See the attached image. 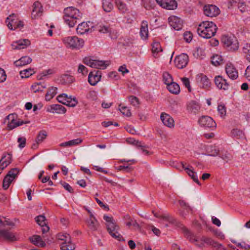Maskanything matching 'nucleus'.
I'll return each instance as SVG.
<instances>
[{
    "label": "nucleus",
    "instance_id": "nucleus-1",
    "mask_svg": "<svg viewBox=\"0 0 250 250\" xmlns=\"http://www.w3.org/2000/svg\"><path fill=\"white\" fill-rule=\"evenodd\" d=\"M217 27L212 21H203L197 28L198 34L204 38L209 39L215 35Z\"/></svg>",
    "mask_w": 250,
    "mask_h": 250
},
{
    "label": "nucleus",
    "instance_id": "nucleus-2",
    "mask_svg": "<svg viewBox=\"0 0 250 250\" xmlns=\"http://www.w3.org/2000/svg\"><path fill=\"white\" fill-rule=\"evenodd\" d=\"M63 19L70 27H73L77 23V20L81 18L79 10L74 7H68L64 9Z\"/></svg>",
    "mask_w": 250,
    "mask_h": 250
},
{
    "label": "nucleus",
    "instance_id": "nucleus-3",
    "mask_svg": "<svg viewBox=\"0 0 250 250\" xmlns=\"http://www.w3.org/2000/svg\"><path fill=\"white\" fill-rule=\"evenodd\" d=\"M104 219L106 222L107 230L110 235L113 238L119 241H121L122 239L124 241L122 236L118 232L120 227L117 224L113 218L107 215H104Z\"/></svg>",
    "mask_w": 250,
    "mask_h": 250
},
{
    "label": "nucleus",
    "instance_id": "nucleus-4",
    "mask_svg": "<svg viewBox=\"0 0 250 250\" xmlns=\"http://www.w3.org/2000/svg\"><path fill=\"white\" fill-rule=\"evenodd\" d=\"M221 42L224 48L230 51H235L239 48L238 41L233 35H224L221 38Z\"/></svg>",
    "mask_w": 250,
    "mask_h": 250
},
{
    "label": "nucleus",
    "instance_id": "nucleus-5",
    "mask_svg": "<svg viewBox=\"0 0 250 250\" xmlns=\"http://www.w3.org/2000/svg\"><path fill=\"white\" fill-rule=\"evenodd\" d=\"M63 42L66 47L72 49H79L84 44V41L77 36H69L63 39Z\"/></svg>",
    "mask_w": 250,
    "mask_h": 250
},
{
    "label": "nucleus",
    "instance_id": "nucleus-6",
    "mask_svg": "<svg viewBox=\"0 0 250 250\" xmlns=\"http://www.w3.org/2000/svg\"><path fill=\"white\" fill-rule=\"evenodd\" d=\"M19 170L17 168H12L3 180L2 187L4 189H8L10 184L17 177Z\"/></svg>",
    "mask_w": 250,
    "mask_h": 250
},
{
    "label": "nucleus",
    "instance_id": "nucleus-7",
    "mask_svg": "<svg viewBox=\"0 0 250 250\" xmlns=\"http://www.w3.org/2000/svg\"><path fill=\"white\" fill-rule=\"evenodd\" d=\"M189 61L188 56L187 54L182 53L176 56L174 60L175 66L179 69L185 68Z\"/></svg>",
    "mask_w": 250,
    "mask_h": 250
},
{
    "label": "nucleus",
    "instance_id": "nucleus-8",
    "mask_svg": "<svg viewBox=\"0 0 250 250\" xmlns=\"http://www.w3.org/2000/svg\"><path fill=\"white\" fill-rule=\"evenodd\" d=\"M198 123L201 126L208 128H214L216 126L215 121L208 116H202L198 120Z\"/></svg>",
    "mask_w": 250,
    "mask_h": 250
},
{
    "label": "nucleus",
    "instance_id": "nucleus-9",
    "mask_svg": "<svg viewBox=\"0 0 250 250\" xmlns=\"http://www.w3.org/2000/svg\"><path fill=\"white\" fill-rule=\"evenodd\" d=\"M204 13L208 17H216L219 14L220 10L214 5H206L204 7Z\"/></svg>",
    "mask_w": 250,
    "mask_h": 250
},
{
    "label": "nucleus",
    "instance_id": "nucleus-10",
    "mask_svg": "<svg viewBox=\"0 0 250 250\" xmlns=\"http://www.w3.org/2000/svg\"><path fill=\"white\" fill-rule=\"evenodd\" d=\"M162 7L168 10H173L177 7L175 0H155Z\"/></svg>",
    "mask_w": 250,
    "mask_h": 250
},
{
    "label": "nucleus",
    "instance_id": "nucleus-11",
    "mask_svg": "<svg viewBox=\"0 0 250 250\" xmlns=\"http://www.w3.org/2000/svg\"><path fill=\"white\" fill-rule=\"evenodd\" d=\"M18 21L17 15L13 13L6 18L5 22L8 28L14 30L18 28Z\"/></svg>",
    "mask_w": 250,
    "mask_h": 250
},
{
    "label": "nucleus",
    "instance_id": "nucleus-12",
    "mask_svg": "<svg viewBox=\"0 0 250 250\" xmlns=\"http://www.w3.org/2000/svg\"><path fill=\"white\" fill-rule=\"evenodd\" d=\"M101 79V72L99 70H94L89 74L88 81L91 85H95Z\"/></svg>",
    "mask_w": 250,
    "mask_h": 250
},
{
    "label": "nucleus",
    "instance_id": "nucleus-13",
    "mask_svg": "<svg viewBox=\"0 0 250 250\" xmlns=\"http://www.w3.org/2000/svg\"><path fill=\"white\" fill-rule=\"evenodd\" d=\"M214 83L217 88L220 89L226 90H228L229 88V84L227 82V81L220 75L215 77Z\"/></svg>",
    "mask_w": 250,
    "mask_h": 250
},
{
    "label": "nucleus",
    "instance_id": "nucleus-14",
    "mask_svg": "<svg viewBox=\"0 0 250 250\" xmlns=\"http://www.w3.org/2000/svg\"><path fill=\"white\" fill-rule=\"evenodd\" d=\"M168 22L171 27L176 30H180L183 27V21L176 16H171L168 19Z\"/></svg>",
    "mask_w": 250,
    "mask_h": 250
},
{
    "label": "nucleus",
    "instance_id": "nucleus-15",
    "mask_svg": "<svg viewBox=\"0 0 250 250\" xmlns=\"http://www.w3.org/2000/svg\"><path fill=\"white\" fill-rule=\"evenodd\" d=\"M89 23H91L88 21V22H83L80 23L77 28V33L82 35L85 33L92 32L94 30L92 29L93 26H91V27H90Z\"/></svg>",
    "mask_w": 250,
    "mask_h": 250
},
{
    "label": "nucleus",
    "instance_id": "nucleus-16",
    "mask_svg": "<svg viewBox=\"0 0 250 250\" xmlns=\"http://www.w3.org/2000/svg\"><path fill=\"white\" fill-rule=\"evenodd\" d=\"M161 119L165 125L170 128L174 127V120L169 114L165 112L162 113L161 115Z\"/></svg>",
    "mask_w": 250,
    "mask_h": 250
},
{
    "label": "nucleus",
    "instance_id": "nucleus-17",
    "mask_svg": "<svg viewBox=\"0 0 250 250\" xmlns=\"http://www.w3.org/2000/svg\"><path fill=\"white\" fill-rule=\"evenodd\" d=\"M7 241H14L16 240L15 235L12 232L8 230L2 229L0 230V239Z\"/></svg>",
    "mask_w": 250,
    "mask_h": 250
},
{
    "label": "nucleus",
    "instance_id": "nucleus-18",
    "mask_svg": "<svg viewBox=\"0 0 250 250\" xmlns=\"http://www.w3.org/2000/svg\"><path fill=\"white\" fill-rule=\"evenodd\" d=\"M42 11L43 8L41 3L38 1H35L33 5L32 16L34 18L40 17L42 15Z\"/></svg>",
    "mask_w": 250,
    "mask_h": 250
},
{
    "label": "nucleus",
    "instance_id": "nucleus-19",
    "mask_svg": "<svg viewBox=\"0 0 250 250\" xmlns=\"http://www.w3.org/2000/svg\"><path fill=\"white\" fill-rule=\"evenodd\" d=\"M226 72L228 76L232 80L236 79L238 73L236 68L231 64H227L226 66Z\"/></svg>",
    "mask_w": 250,
    "mask_h": 250
},
{
    "label": "nucleus",
    "instance_id": "nucleus-20",
    "mask_svg": "<svg viewBox=\"0 0 250 250\" xmlns=\"http://www.w3.org/2000/svg\"><path fill=\"white\" fill-rule=\"evenodd\" d=\"M206 152L204 155L215 157L219 154L220 150L217 146L210 145L206 147Z\"/></svg>",
    "mask_w": 250,
    "mask_h": 250
},
{
    "label": "nucleus",
    "instance_id": "nucleus-21",
    "mask_svg": "<svg viewBox=\"0 0 250 250\" xmlns=\"http://www.w3.org/2000/svg\"><path fill=\"white\" fill-rule=\"evenodd\" d=\"M200 109V105L198 103L195 101H191L187 104V110L188 112L197 114Z\"/></svg>",
    "mask_w": 250,
    "mask_h": 250
},
{
    "label": "nucleus",
    "instance_id": "nucleus-22",
    "mask_svg": "<svg viewBox=\"0 0 250 250\" xmlns=\"http://www.w3.org/2000/svg\"><path fill=\"white\" fill-rule=\"evenodd\" d=\"M47 111L49 112H56L57 113H65L66 108L61 104H52L47 109Z\"/></svg>",
    "mask_w": 250,
    "mask_h": 250
},
{
    "label": "nucleus",
    "instance_id": "nucleus-23",
    "mask_svg": "<svg viewBox=\"0 0 250 250\" xmlns=\"http://www.w3.org/2000/svg\"><path fill=\"white\" fill-rule=\"evenodd\" d=\"M148 22L146 21H143L141 23L140 28V35L141 38L146 40L148 37Z\"/></svg>",
    "mask_w": 250,
    "mask_h": 250
},
{
    "label": "nucleus",
    "instance_id": "nucleus-24",
    "mask_svg": "<svg viewBox=\"0 0 250 250\" xmlns=\"http://www.w3.org/2000/svg\"><path fill=\"white\" fill-rule=\"evenodd\" d=\"M183 168L185 169L188 174L191 177V178L199 185H201L200 181L198 179V177L196 175L195 172L191 169L190 168L188 167H185L183 162H181Z\"/></svg>",
    "mask_w": 250,
    "mask_h": 250
},
{
    "label": "nucleus",
    "instance_id": "nucleus-25",
    "mask_svg": "<svg viewBox=\"0 0 250 250\" xmlns=\"http://www.w3.org/2000/svg\"><path fill=\"white\" fill-rule=\"evenodd\" d=\"M16 45L12 44L14 49H21L26 47L30 44V41L28 39H23L15 42Z\"/></svg>",
    "mask_w": 250,
    "mask_h": 250
},
{
    "label": "nucleus",
    "instance_id": "nucleus-26",
    "mask_svg": "<svg viewBox=\"0 0 250 250\" xmlns=\"http://www.w3.org/2000/svg\"><path fill=\"white\" fill-rule=\"evenodd\" d=\"M32 60V59L28 56H23L19 60L15 61L14 64L17 67L22 66L30 63Z\"/></svg>",
    "mask_w": 250,
    "mask_h": 250
},
{
    "label": "nucleus",
    "instance_id": "nucleus-27",
    "mask_svg": "<svg viewBox=\"0 0 250 250\" xmlns=\"http://www.w3.org/2000/svg\"><path fill=\"white\" fill-rule=\"evenodd\" d=\"M115 3L121 13L125 14L128 11L126 3L123 0H115Z\"/></svg>",
    "mask_w": 250,
    "mask_h": 250
},
{
    "label": "nucleus",
    "instance_id": "nucleus-28",
    "mask_svg": "<svg viewBox=\"0 0 250 250\" xmlns=\"http://www.w3.org/2000/svg\"><path fill=\"white\" fill-rule=\"evenodd\" d=\"M60 81L62 84H69L75 81V78L71 75L63 74L61 76Z\"/></svg>",
    "mask_w": 250,
    "mask_h": 250
},
{
    "label": "nucleus",
    "instance_id": "nucleus-29",
    "mask_svg": "<svg viewBox=\"0 0 250 250\" xmlns=\"http://www.w3.org/2000/svg\"><path fill=\"white\" fill-rule=\"evenodd\" d=\"M30 240L33 244L38 246L44 247L46 245L45 243L39 235H33L30 238Z\"/></svg>",
    "mask_w": 250,
    "mask_h": 250
},
{
    "label": "nucleus",
    "instance_id": "nucleus-30",
    "mask_svg": "<svg viewBox=\"0 0 250 250\" xmlns=\"http://www.w3.org/2000/svg\"><path fill=\"white\" fill-rule=\"evenodd\" d=\"M167 88L171 93L174 94H178L180 92L179 85L176 83L173 82L169 84H167Z\"/></svg>",
    "mask_w": 250,
    "mask_h": 250
},
{
    "label": "nucleus",
    "instance_id": "nucleus-31",
    "mask_svg": "<svg viewBox=\"0 0 250 250\" xmlns=\"http://www.w3.org/2000/svg\"><path fill=\"white\" fill-rule=\"evenodd\" d=\"M58 88L56 87L52 86L48 88L45 96L46 101H50L57 93Z\"/></svg>",
    "mask_w": 250,
    "mask_h": 250
},
{
    "label": "nucleus",
    "instance_id": "nucleus-32",
    "mask_svg": "<svg viewBox=\"0 0 250 250\" xmlns=\"http://www.w3.org/2000/svg\"><path fill=\"white\" fill-rule=\"evenodd\" d=\"M87 224L88 228L92 231L97 230L99 226V223L96 218L89 219L87 221Z\"/></svg>",
    "mask_w": 250,
    "mask_h": 250
},
{
    "label": "nucleus",
    "instance_id": "nucleus-33",
    "mask_svg": "<svg viewBox=\"0 0 250 250\" xmlns=\"http://www.w3.org/2000/svg\"><path fill=\"white\" fill-rule=\"evenodd\" d=\"M202 240L204 243L212 246L213 247L217 248L218 249H219L222 247V245L221 244H219L218 242L214 241L210 238L203 237Z\"/></svg>",
    "mask_w": 250,
    "mask_h": 250
},
{
    "label": "nucleus",
    "instance_id": "nucleus-34",
    "mask_svg": "<svg viewBox=\"0 0 250 250\" xmlns=\"http://www.w3.org/2000/svg\"><path fill=\"white\" fill-rule=\"evenodd\" d=\"M103 8L106 12H110L113 9L112 0H103Z\"/></svg>",
    "mask_w": 250,
    "mask_h": 250
},
{
    "label": "nucleus",
    "instance_id": "nucleus-35",
    "mask_svg": "<svg viewBox=\"0 0 250 250\" xmlns=\"http://www.w3.org/2000/svg\"><path fill=\"white\" fill-rule=\"evenodd\" d=\"M60 246L62 250H74L76 248L75 245L71 242V239L66 242H63Z\"/></svg>",
    "mask_w": 250,
    "mask_h": 250
},
{
    "label": "nucleus",
    "instance_id": "nucleus-36",
    "mask_svg": "<svg viewBox=\"0 0 250 250\" xmlns=\"http://www.w3.org/2000/svg\"><path fill=\"white\" fill-rule=\"evenodd\" d=\"M183 232L185 236L192 243L197 242L198 241L197 238L195 237L188 229L184 227L183 229Z\"/></svg>",
    "mask_w": 250,
    "mask_h": 250
},
{
    "label": "nucleus",
    "instance_id": "nucleus-37",
    "mask_svg": "<svg viewBox=\"0 0 250 250\" xmlns=\"http://www.w3.org/2000/svg\"><path fill=\"white\" fill-rule=\"evenodd\" d=\"M107 64H105V62L103 61H97L93 60L92 67L96 69H105L106 68Z\"/></svg>",
    "mask_w": 250,
    "mask_h": 250
},
{
    "label": "nucleus",
    "instance_id": "nucleus-38",
    "mask_svg": "<svg viewBox=\"0 0 250 250\" xmlns=\"http://www.w3.org/2000/svg\"><path fill=\"white\" fill-rule=\"evenodd\" d=\"M35 73L33 69L29 68L20 72V74L22 78H27L32 76Z\"/></svg>",
    "mask_w": 250,
    "mask_h": 250
},
{
    "label": "nucleus",
    "instance_id": "nucleus-39",
    "mask_svg": "<svg viewBox=\"0 0 250 250\" xmlns=\"http://www.w3.org/2000/svg\"><path fill=\"white\" fill-rule=\"evenodd\" d=\"M211 62L212 64L217 66L223 63V59L221 56L215 55L211 58Z\"/></svg>",
    "mask_w": 250,
    "mask_h": 250
},
{
    "label": "nucleus",
    "instance_id": "nucleus-40",
    "mask_svg": "<svg viewBox=\"0 0 250 250\" xmlns=\"http://www.w3.org/2000/svg\"><path fill=\"white\" fill-rule=\"evenodd\" d=\"M219 156L226 163L229 162L232 159V156L228 151H221V153H219Z\"/></svg>",
    "mask_w": 250,
    "mask_h": 250
},
{
    "label": "nucleus",
    "instance_id": "nucleus-41",
    "mask_svg": "<svg viewBox=\"0 0 250 250\" xmlns=\"http://www.w3.org/2000/svg\"><path fill=\"white\" fill-rule=\"evenodd\" d=\"M179 204L182 208L180 210H186L187 213L192 212V209L191 207L183 200H180L179 201Z\"/></svg>",
    "mask_w": 250,
    "mask_h": 250
},
{
    "label": "nucleus",
    "instance_id": "nucleus-42",
    "mask_svg": "<svg viewBox=\"0 0 250 250\" xmlns=\"http://www.w3.org/2000/svg\"><path fill=\"white\" fill-rule=\"evenodd\" d=\"M200 77V82L202 84V86L205 88L209 87L210 85V82L208 78L203 74H201Z\"/></svg>",
    "mask_w": 250,
    "mask_h": 250
},
{
    "label": "nucleus",
    "instance_id": "nucleus-43",
    "mask_svg": "<svg viewBox=\"0 0 250 250\" xmlns=\"http://www.w3.org/2000/svg\"><path fill=\"white\" fill-rule=\"evenodd\" d=\"M163 79L164 83L167 85L173 82V79L171 75L167 72H165L163 74Z\"/></svg>",
    "mask_w": 250,
    "mask_h": 250
},
{
    "label": "nucleus",
    "instance_id": "nucleus-44",
    "mask_svg": "<svg viewBox=\"0 0 250 250\" xmlns=\"http://www.w3.org/2000/svg\"><path fill=\"white\" fill-rule=\"evenodd\" d=\"M46 132L45 130H42L38 134L36 141L37 143L40 144L46 138Z\"/></svg>",
    "mask_w": 250,
    "mask_h": 250
},
{
    "label": "nucleus",
    "instance_id": "nucleus-45",
    "mask_svg": "<svg viewBox=\"0 0 250 250\" xmlns=\"http://www.w3.org/2000/svg\"><path fill=\"white\" fill-rule=\"evenodd\" d=\"M7 155L8 156L7 157L6 155H3L2 156H5V158H4L3 161L1 162V166L4 165L5 167H7L12 162V154L10 153H8Z\"/></svg>",
    "mask_w": 250,
    "mask_h": 250
},
{
    "label": "nucleus",
    "instance_id": "nucleus-46",
    "mask_svg": "<svg viewBox=\"0 0 250 250\" xmlns=\"http://www.w3.org/2000/svg\"><path fill=\"white\" fill-rule=\"evenodd\" d=\"M160 219H163L164 221L168 222L169 223L172 224H175L176 223L175 219L170 216L169 214H165L161 215Z\"/></svg>",
    "mask_w": 250,
    "mask_h": 250
},
{
    "label": "nucleus",
    "instance_id": "nucleus-47",
    "mask_svg": "<svg viewBox=\"0 0 250 250\" xmlns=\"http://www.w3.org/2000/svg\"><path fill=\"white\" fill-rule=\"evenodd\" d=\"M152 51L153 53H158L162 51V49L159 42H155L152 44Z\"/></svg>",
    "mask_w": 250,
    "mask_h": 250
},
{
    "label": "nucleus",
    "instance_id": "nucleus-48",
    "mask_svg": "<svg viewBox=\"0 0 250 250\" xmlns=\"http://www.w3.org/2000/svg\"><path fill=\"white\" fill-rule=\"evenodd\" d=\"M36 222L41 227H44L45 226V217L44 216L41 215L38 216L35 218Z\"/></svg>",
    "mask_w": 250,
    "mask_h": 250
},
{
    "label": "nucleus",
    "instance_id": "nucleus-49",
    "mask_svg": "<svg viewBox=\"0 0 250 250\" xmlns=\"http://www.w3.org/2000/svg\"><path fill=\"white\" fill-rule=\"evenodd\" d=\"M243 51L247 54V60L250 62V43H246L243 48Z\"/></svg>",
    "mask_w": 250,
    "mask_h": 250
},
{
    "label": "nucleus",
    "instance_id": "nucleus-50",
    "mask_svg": "<svg viewBox=\"0 0 250 250\" xmlns=\"http://www.w3.org/2000/svg\"><path fill=\"white\" fill-rule=\"evenodd\" d=\"M129 101L132 105L137 106L139 105L140 102L138 98L134 96H130L128 97Z\"/></svg>",
    "mask_w": 250,
    "mask_h": 250
},
{
    "label": "nucleus",
    "instance_id": "nucleus-51",
    "mask_svg": "<svg viewBox=\"0 0 250 250\" xmlns=\"http://www.w3.org/2000/svg\"><path fill=\"white\" fill-rule=\"evenodd\" d=\"M54 71L52 69H48L43 71L40 75L38 76V78L39 80L42 79L43 77L46 76L48 75L52 74Z\"/></svg>",
    "mask_w": 250,
    "mask_h": 250
},
{
    "label": "nucleus",
    "instance_id": "nucleus-52",
    "mask_svg": "<svg viewBox=\"0 0 250 250\" xmlns=\"http://www.w3.org/2000/svg\"><path fill=\"white\" fill-rule=\"evenodd\" d=\"M40 84H41L40 83H35L32 85L31 88L33 90V91H34V92L36 93V92H39L40 91H42V90L41 89V88H45V86H43L42 85L41 87L40 86Z\"/></svg>",
    "mask_w": 250,
    "mask_h": 250
},
{
    "label": "nucleus",
    "instance_id": "nucleus-53",
    "mask_svg": "<svg viewBox=\"0 0 250 250\" xmlns=\"http://www.w3.org/2000/svg\"><path fill=\"white\" fill-rule=\"evenodd\" d=\"M231 135L233 137L239 138L243 135V132L241 130L238 129H233L231 131Z\"/></svg>",
    "mask_w": 250,
    "mask_h": 250
},
{
    "label": "nucleus",
    "instance_id": "nucleus-54",
    "mask_svg": "<svg viewBox=\"0 0 250 250\" xmlns=\"http://www.w3.org/2000/svg\"><path fill=\"white\" fill-rule=\"evenodd\" d=\"M119 110L123 115H125L127 117H130L131 115L130 109L126 106H122L119 108Z\"/></svg>",
    "mask_w": 250,
    "mask_h": 250
},
{
    "label": "nucleus",
    "instance_id": "nucleus-55",
    "mask_svg": "<svg viewBox=\"0 0 250 250\" xmlns=\"http://www.w3.org/2000/svg\"><path fill=\"white\" fill-rule=\"evenodd\" d=\"M217 110L221 117H224L226 115V107L224 105L219 104L218 105Z\"/></svg>",
    "mask_w": 250,
    "mask_h": 250
},
{
    "label": "nucleus",
    "instance_id": "nucleus-56",
    "mask_svg": "<svg viewBox=\"0 0 250 250\" xmlns=\"http://www.w3.org/2000/svg\"><path fill=\"white\" fill-rule=\"evenodd\" d=\"M58 238L59 240L64 241L63 242H66L69 240L71 239L70 236L67 233L65 234H59L58 235Z\"/></svg>",
    "mask_w": 250,
    "mask_h": 250
},
{
    "label": "nucleus",
    "instance_id": "nucleus-57",
    "mask_svg": "<svg viewBox=\"0 0 250 250\" xmlns=\"http://www.w3.org/2000/svg\"><path fill=\"white\" fill-rule=\"evenodd\" d=\"M66 103L64 105H66L69 107H75L78 104V101L75 97L73 98V100H68L65 102Z\"/></svg>",
    "mask_w": 250,
    "mask_h": 250
},
{
    "label": "nucleus",
    "instance_id": "nucleus-58",
    "mask_svg": "<svg viewBox=\"0 0 250 250\" xmlns=\"http://www.w3.org/2000/svg\"><path fill=\"white\" fill-rule=\"evenodd\" d=\"M18 142L19 143L18 146L20 148H22L25 146L26 143V139L25 137H19L18 139Z\"/></svg>",
    "mask_w": 250,
    "mask_h": 250
},
{
    "label": "nucleus",
    "instance_id": "nucleus-59",
    "mask_svg": "<svg viewBox=\"0 0 250 250\" xmlns=\"http://www.w3.org/2000/svg\"><path fill=\"white\" fill-rule=\"evenodd\" d=\"M181 80L183 84L188 89L189 92H190L191 90V88L190 85V82L188 78L186 77H184L181 78Z\"/></svg>",
    "mask_w": 250,
    "mask_h": 250
},
{
    "label": "nucleus",
    "instance_id": "nucleus-60",
    "mask_svg": "<svg viewBox=\"0 0 250 250\" xmlns=\"http://www.w3.org/2000/svg\"><path fill=\"white\" fill-rule=\"evenodd\" d=\"M60 184L62 185V186L69 192L73 193L74 190L72 187H71L68 183L65 182L61 181Z\"/></svg>",
    "mask_w": 250,
    "mask_h": 250
},
{
    "label": "nucleus",
    "instance_id": "nucleus-61",
    "mask_svg": "<svg viewBox=\"0 0 250 250\" xmlns=\"http://www.w3.org/2000/svg\"><path fill=\"white\" fill-rule=\"evenodd\" d=\"M98 31L103 33H106L111 32V28L107 26L102 25L100 26Z\"/></svg>",
    "mask_w": 250,
    "mask_h": 250
},
{
    "label": "nucleus",
    "instance_id": "nucleus-62",
    "mask_svg": "<svg viewBox=\"0 0 250 250\" xmlns=\"http://www.w3.org/2000/svg\"><path fill=\"white\" fill-rule=\"evenodd\" d=\"M116 169L118 170H124L126 172H130L133 169V168L129 166H120L116 167Z\"/></svg>",
    "mask_w": 250,
    "mask_h": 250
},
{
    "label": "nucleus",
    "instance_id": "nucleus-63",
    "mask_svg": "<svg viewBox=\"0 0 250 250\" xmlns=\"http://www.w3.org/2000/svg\"><path fill=\"white\" fill-rule=\"evenodd\" d=\"M184 39L188 42H189L192 39V34L190 32H186L184 34Z\"/></svg>",
    "mask_w": 250,
    "mask_h": 250
},
{
    "label": "nucleus",
    "instance_id": "nucleus-64",
    "mask_svg": "<svg viewBox=\"0 0 250 250\" xmlns=\"http://www.w3.org/2000/svg\"><path fill=\"white\" fill-rule=\"evenodd\" d=\"M87 98L91 100H95L97 99V94L94 91H90L86 96Z\"/></svg>",
    "mask_w": 250,
    "mask_h": 250
}]
</instances>
